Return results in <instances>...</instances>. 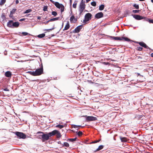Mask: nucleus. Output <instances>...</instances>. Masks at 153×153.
Returning <instances> with one entry per match:
<instances>
[{
  "label": "nucleus",
  "mask_w": 153,
  "mask_h": 153,
  "mask_svg": "<svg viewBox=\"0 0 153 153\" xmlns=\"http://www.w3.org/2000/svg\"><path fill=\"white\" fill-rule=\"evenodd\" d=\"M51 133V132L45 134L44 133L42 132L39 131L37 133V134L39 135V134H42L38 135L37 136L38 137V138L39 139H41L42 142H44L48 140L49 139V137L52 136V135L50 134Z\"/></svg>",
  "instance_id": "obj_1"
},
{
  "label": "nucleus",
  "mask_w": 153,
  "mask_h": 153,
  "mask_svg": "<svg viewBox=\"0 0 153 153\" xmlns=\"http://www.w3.org/2000/svg\"><path fill=\"white\" fill-rule=\"evenodd\" d=\"M43 67L37 69L34 71H28L27 73L30 74V75L33 76H39L41 75L43 73Z\"/></svg>",
  "instance_id": "obj_2"
},
{
  "label": "nucleus",
  "mask_w": 153,
  "mask_h": 153,
  "mask_svg": "<svg viewBox=\"0 0 153 153\" xmlns=\"http://www.w3.org/2000/svg\"><path fill=\"white\" fill-rule=\"evenodd\" d=\"M50 0L52 3L54 4L56 7L61 9V11L62 13L64 11V7L62 4H59L58 2H55L54 1L52 0Z\"/></svg>",
  "instance_id": "obj_3"
},
{
  "label": "nucleus",
  "mask_w": 153,
  "mask_h": 153,
  "mask_svg": "<svg viewBox=\"0 0 153 153\" xmlns=\"http://www.w3.org/2000/svg\"><path fill=\"white\" fill-rule=\"evenodd\" d=\"M92 14L90 13H86L85 16V19L83 20V22L86 24L91 18Z\"/></svg>",
  "instance_id": "obj_4"
},
{
  "label": "nucleus",
  "mask_w": 153,
  "mask_h": 153,
  "mask_svg": "<svg viewBox=\"0 0 153 153\" xmlns=\"http://www.w3.org/2000/svg\"><path fill=\"white\" fill-rule=\"evenodd\" d=\"M17 138L19 139H25L26 138V135L22 132L16 131L14 133Z\"/></svg>",
  "instance_id": "obj_5"
},
{
  "label": "nucleus",
  "mask_w": 153,
  "mask_h": 153,
  "mask_svg": "<svg viewBox=\"0 0 153 153\" xmlns=\"http://www.w3.org/2000/svg\"><path fill=\"white\" fill-rule=\"evenodd\" d=\"M50 134L52 135V136L56 134L57 138H59L61 137V135L59 132L56 130H54L51 131V133H50Z\"/></svg>",
  "instance_id": "obj_6"
},
{
  "label": "nucleus",
  "mask_w": 153,
  "mask_h": 153,
  "mask_svg": "<svg viewBox=\"0 0 153 153\" xmlns=\"http://www.w3.org/2000/svg\"><path fill=\"white\" fill-rule=\"evenodd\" d=\"M86 120L87 121H95L97 120V117H93V116H85Z\"/></svg>",
  "instance_id": "obj_7"
},
{
  "label": "nucleus",
  "mask_w": 153,
  "mask_h": 153,
  "mask_svg": "<svg viewBox=\"0 0 153 153\" xmlns=\"http://www.w3.org/2000/svg\"><path fill=\"white\" fill-rule=\"evenodd\" d=\"M83 25H80L77 27L74 30V33H77L79 32L82 27Z\"/></svg>",
  "instance_id": "obj_8"
},
{
  "label": "nucleus",
  "mask_w": 153,
  "mask_h": 153,
  "mask_svg": "<svg viewBox=\"0 0 153 153\" xmlns=\"http://www.w3.org/2000/svg\"><path fill=\"white\" fill-rule=\"evenodd\" d=\"M132 16L134 18L137 20H140L143 19L144 18H146L139 15H133Z\"/></svg>",
  "instance_id": "obj_9"
},
{
  "label": "nucleus",
  "mask_w": 153,
  "mask_h": 153,
  "mask_svg": "<svg viewBox=\"0 0 153 153\" xmlns=\"http://www.w3.org/2000/svg\"><path fill=\"white\" fill-rule=\"evenodd\" d=\"M85 1L83 0H82L80 3L79 8L85 9Z\"/></svg>",
  "instance_id": "obj_10"
},
{
  "label": "nucleus",
  "mask_w": 153,
  "mask_h": 153,
  "mask_svg": "<svg viewBox=\"0 0 153 153\" xmlns=\"http://www.w3.org/2000/svg\"><path fill=\"white\" fill-rule=\"evenodd\" d=\"M137 43L139 44L141 46H142L144 48H145L146 49L149 48V47L147 46L143 42H137Z\"/></svg>",
  "instance_id": "obj_11"
},
{
  "label": "nucleus",
  "mask_w": 153,
  "mask_h": 153,
  "mask_svg": "<svg viewBox=\"0 0 153 153\" xmlns=\"http://www.w3.org/2000/svg\"><path fill=\"white\" fill-rule=\"evenodd\" d=\"M103 14L102 12H100L96 14L95 16V18L99 19L103 17Z\"/></svg>",
  "instance_id": "obj_12"
},
{
  "label": "nucleus",
  "mask_w": 153,
  "mask_h": 153,
  "mask_svg": "<svg viewBox=\"0 0 153 153\" xmlns=\"http://www.w3.org/2000/svg\"><path fill=\"white\" fill-rule=\"evenodd\" d=\"M12 75V73L10 71H6L5 74V76L7 77L10 78Z\"/></svg>",
  "instance_id": "obj_13"
},
{
  "label": "nucleus",
  "mask_w": 153,
  "mask_h": 153,
  "mask_svg": "<svg viewBox=\"0 0 153 153\" xmlns=\"http://www.w3.org/2000/svg\"><path fill=\"white\" fill-rule=\"evenodd\" d=\"M13 24V20H10L7 22V26L9 27L13 28V26L12 25Z\"/></svg>",
  "instance_id": "obj_14"
},
{
  "label": "nucleus",
  "mask_w": 153,
  "mask_h": 153,
  "mask_svg": "<svg viewBox=\"0 0 153 153\" xmlns=\"http://www.w3.org/2000/svg\"><path fill=\"white\" fill-rule=\"evenodd\" d=\"M12 25L13 26V28L14 27H18L19 25V23L18 22H13Z\"/></svg>",
  "instance_id": "obj_15"
},
{
  "label": "nucleus",
  "mask_w": 153,
  "mask_h": 153,
  "mask_svg": "<svg viewBox=\"0 0 153 153\" xmlns=\"http://www.w3.org/2000/svg\"><path fill=\"white\" fill-rule=\"evenodd\" d=\"M70 24L69 22H68L67 23L66 25L65 26V27L64 28V29L63 30H68L70 27Z\"/></svg>",
  "instance_id": "obj_16"
},
{
  "label": "nucleus",
  "mask_w": 153,
  "mask_h": 153,
  "mask_svg": "<svg viewBox=\"0 0 153 153\" xmlns=\"http://www.w3.org/2000/svg\"><path fill=\"white\" fill-rule=\"evenodd\" d=\"M84 9H85L79 8V17L81 15L83 14L82 13L83 12Z\"/></svg>",
  "instance_id": "obj_17"
},
{
  "label": "nucleus",
  "mask_w": 153,
  "mask_h": 153,
  "mask_svg": "<svg viewBox=\"0 0 153 153\" xmlns=\"http://www.w3.org/2000/svg\"><path fill=\"white\" fill-rule=\"evenodd\" d=\"M113 39L115 40H122V38H121L120 37H114V36H111V37Z\"/></svg>",
  "instance_id": "obj_18"
},
{
  "label": "nucleus",
  "mask_w": 153,
  "mask_h": 153,
  "mask_svg": "<svg viewBox=\"0 0 153 153\" xmlns=\"http://www.w3.org/2000/svg\"><path fill=\"white\" fill-rule=\"evenodd\" d=\"M103 147L104 146L102 145H100L95 152L100 150L102 149L103 148Z\"/></svg>",
  "instance_id": "obj_19"
},
{
  "label": "nucleus",
  "mask_w": 153,
  "mask_h": 153,
  "mask_svg": "<svg viewBox=\"0 0 153 153\" xmlns=\"http://www.w3.org/2000/svg\"><path fill=\"white\" fill-rule=\"evenodd\" d=\"M59 17L53 18V19H51L49 20V21L50 22H52L54 21H55L58 20L59 19Z\"/></svg>",
  "instance_id": "obj_20"
},
{
  "label": "nucleus",
  "mask_w": 153,
  "mask_h": 153,
  "mask_svg": "<svg viewBox=\"0 0 153 153\" xmlns=\"http://www.w3.org/2000/svg\"><path fill=\"white\" fill-rule=\"evenodd\" d=\"M104 5L103 4H102L100 5L99 7V10H103L104 8Z\"/></svg>",
  "instance_id": "obj_21"
},
{
  "label": "nucleus",
  "mask_w": 153,
  "mask_h": 153,
  "mask_svg": "<svg viewBox=\"0 0 153 153\" xmlns=\"http://www.w3.org/2000/svg\"><path fill=\"white\" fill-rule=\"evenodd\" d=\"M121 141L122 142H126L127 141V139L126 137H121L120 138Z\"/></svg>",
  "instance_id": "obj_22"
},
{
  "label": "nucleus",
  "mask_w": 153,
  "mask_h": 153,
  "mask_svg": "<svg viewBox=\"0 0 153 153\" xmlns=\"http://www.w3.org/2000/svg\"><path fill=\"white\" fill-rule=\"evenodd\" d=\"M74 20H75V19L74 15H72L70 18V21L71 22H73Z\"/></svg>",
  "instance_id": "obj_23"
},
{
  "label": "nucleus",
  "mask_w": 153,
  "mask_h": 153,
  "mask_svg": "<svg viewBox=\"0 0 153 153\" xmlns=\"http://www.w3.org/2000/svg\"><path fill=\"white\" fill-rule=\"evenodd\" d=\"M45 36V34L42 33L38 35L37 36L39 38H42Z\"/></svg>",
  "instance_id": "obj_24"
},
{
  "label": "nucleus",
  "mask_w": 153,
  "mask_h": 153,
  "mask_svg": "<svg viewBox=\"0 0 153 153\" xmlns=\"http://www.w3.org/2000/svg\"><path fill=\"white\" fill-rule=\"evenodd\" d=\"M146 20L148 21L150 23H153V20L147 18H146Z\"/></svg>",
  "instance_id": "obj_25"
},
{
  "label": "nucleus",
  "mask_w": 153,
  "mask_h": 153,
  "mask_svg": "<svg viewBox=\"0 0 153 153\" xmlns=\"http://www.w3.org/2000/svg\"><path fill=\"white\" fill-rule=\"evenodd\" d=\"M32 10L31 9H29L26 10L25 11L24 13H30L32 11Z\"/></svg>",
  "instance_id": "obj_26"
},
{
  "label": "nucleus",
  "mask_w": 153,
  "mask_h": 153,
  "mask_svg": "<svg viewBox=\"0 0 153 153\" xmlns=\"http://www.w3.org/2000/svg\"><path fill=\"white\" fill-rule=\"evenodd\" d=\"M122 40L124 39L125 41H131L130 39H129L127 37H122Z\"/></svg>",
  "instance_id": "obj_27"
},
{
  "label": "nucleus",
  "mask_w": 153,
  "mask_h": 153,
  "mask_svg": "<svg viewBox=\"0 0 153 153\" xmlns=\"http://www.w3.org/2000/svg\"><path fill=\"white\" fill-rule=\"evenodd\" d=\"M22 34L24 36H30L31 35L30 33L26 32H22Z\"/></svg>",
  "instance_id": "obj_28"
},
{
  "label": "nucleus",
  "mask_w": 153,
  "mask_h": 153,
  "mask_svg": "<svg viewBox=\"0 0 153 153\" xmlns=\"http://www.w3.org/2000/svg\"><path fill=\"white\" fill-rule=\"evenodd\" d=\"M56 127L61 129L64 127V126L62 125H58L56 126Z\"/></svg>",
  "instance_id": "obj_29"
},
{
  "label": "nucleus",
  "mask_w": 153,
  "mask_h": 153,
  "mask_svg": "<svg viewBox=\"0 0 153 153\" xmlns=\"http://www.w3.org/2000/svg\"><path fill=\"white\" fill-rule=\"evenodd\" d=\"M77 1H75L74 3L73 4V7L74 8H76V5H77Z\"/></svg>",
  "instance_id": "obj_30"
},
{
  "label": "nucleus",
  "mask_w": 153,
  "mask_h": 153,
  "mask_svg": "<svg viewBox=\"0 0 153 153\" xmlns=\"http://www.w3.org/2000/svg\"><path fill=\"white\" fill-rule=\"evenodd\" d=\"M76 138H71V139H68V140L69 141L71 142H73L76 140Z\"/></svg>",
  "instance_id": "obj_31"
},
{
  "label": "nucleus",
  "mask_w": 153,
  "mask_h": 153,
  "mask_svg": "<svg viewBox=\"0 0 153 153\" xmlns=\"http://www.w3.org/2000/svg\"><path fill=\"white\" fill-rule=\"evenodd\" d=\"M6 0H1L0 2V4L1 5H3L5 2Z\"/></svg>",
  "instance_id": "obj_32"
},
{
  "label": "nucleus",
  "mask_w": 153,
  "mask_h": 153,
  "mask_svg": "<svg viewBox=\"0 0 153 153\" xmlns=\"http://www.w3.org/2000/svg\"><path fill=\"white\" fill-rule=\"evenodd\" d=\"M63 146L68 147L69 146V144L67 142H64L63 144Z\"/></svg>",
  "instance_id": "obj_33"
},
{
  "label": "nucleus",
  "mask_w": 153,
  "mask_h": 153,
  "mask_svg": "<svg viewBox=\"0 0 153 153\" xmlns=\"http://www.w3.org/2000/svg\"><path fill=\"white\" fill-rule=\"evenodd\" d=\"M51 14L52 15H53L54 16H56L57 15V12L54 11H52V12Z\"/></svg>",
  "instance_id": "obj_34"
},
{
  "label": "nucleus",
  "mask_w": 153,
  "mask_h": 153,
  "mask_svg": "<svg viewBox=\"0 0 153 153\" xmlns=\"http://www.w3.org/2000/svg\"><path fill=\"white\" fill-rule=\"evenodd\" d=\"M133 6L136 9H139V6L138 4H134L133 5Z\"/></svg>",
  "instance_id": "obj_35"
},
{
  "label": "nucleus",
  "mask_w": 153,
  "mask_h": 153,
  "mask_svg": "<svg viewBox=\"0 0 153 153\" xmlns=\"http://www.w3.org/2000/svg\"><path fill=\"white\" fill-rule=\"evenodd\" d=\"M16 9H13L11 11H10V14L13 15L15 12Z\"/></svg>",
  "instance_id": "obj_36"
},
{
  "label": "nucleus",
  "mask_w": 153,
  "mask_h": 153,
  "mask_svg": "<svg viewBox=\"0 0 153 153\" xmlns=\"http://www.w3.org/2000/svg\"><path fill=\"white\" fill-rule=\"evenodd\" d=\"M91 4L93 6H95L96 5V3L95 1H93L91 2Z\"/></svg>",
  "instance_id": "obj_37"
},
{
  "label": "nucleus",
  "mask_w": 153,
  "mask_h": 153,
  "mask_svg": "<svg viewBox=\"0 0 153 153\" xmlns=\"http://www.w3.org/2000/svg\"><path fill=\"white\" fill-rule=\"evenodd\" d=\"M48 7L47 6H45L43 7V10L44 11H48Z\"/></svg>",
  "instance_id": "obj_38"
},
{
  "label": "nucleus",
  "mask_w": 153,
  "mask_h": 153,
  "mask_svg": "<svg viewBox=\"0 0 153 153\" xmlns=\"http://www.w3.org/2000/svg\"><path fill=\"white\" fill-rule=\"evenodd\" d=\"M53 27L51 29H45V30H46L47 31H49V30H53L55 28L54 27V24L53 25Z\"/></svg>",
  "instance_id": "obj_39"
},
{
  "label": "nucleus",
  "mask_w": 153,
  "mask_h": 153,
  "mask_svg": "<svg viewBox=\"0 0 153 153\" xmlns=\"http://www.w3.org/2000/svg\"><path fill=\"white\" fill-rule=\"evenodd\" d=\"M72 127H74V128H78L79 127L81 126H77V125H72Z\"/></svg>",
  "instance_id": "obj_40"
},
{
  "label": "nucleus",
  "mask_w": 153,
  "mask_h": 153,
  "mask_svg": "<svg viewBox=\"0 0 153 153\" xmlns=\"http://www.w3.org/2000/svg\"><path fill=\"white\" fill-rule=\"evenodd\" d=\"M1 18L3 20L5 19L6 17L4 14H2L1 16Z\"/></svg>",
  "instance_id": "obj_41"
},
{
  "label": "nucleus",
  "mask_w": 153,
  "mask_h": 153,
  "mask_svg": "<svg viewBox=\"0 0 153 153\" xmlns=\"http://www.w3.org/2000/svg\"><path fill=\"white\" fill-rule=\"evenodd\" d=\"M143 49V48L142 47H137V50L140 51H142Z\"/></svg>",
  "instance_id": "obj_42"
},
{
  "label": "nucleus",
  "mask_w": 153,
  "mask_h": 153,
  "mask_svg": "<svg viewBox=\"0 0 153 153\" xmlns=\"http://www.w3.org/2000/svg\"><path fill=\"white\" fill-rule=\"evenodd\" d=\"M82 132L81 131H79L77 133V134L79 136H80L82 135Z\"/></svg>",
  "instance_id": "obj_43"
},
{
  "label": "nucleus",
  "mask_w": 153,
  "mask_h": 153,
  "mask_svg": "<svg viewBox=\"0 0 153 153\" xmlns=\"http://www.w3.org/2000/svg\"><path fill=\"white\" fill-rule=\"evenodd\" d=\"M102 63L103 64H104L105 65H108L109 64V63L108 62H103Z\"/></svg>",
  "instance_id": "obj_44"
},
{
  "label": "nucleus",
  "mask_w": 153,
  "mask_h": 153,
  "mask_svg": "<svg viewBox=\"0 0 153 153\" xmlns=\"http://www.w3.org/2000/svg\"><path fill=\"white\" fill-rule=\"evenodd\" d=\"M132 12L133 13H138L139 12V10H133Z\"/></svg>",
  "instance_id": "obj_45"
},
{
  "label": "nucleus",
  "mask_w": 153,
  "mask_h": 153,
  "mask_svg": "<svg viewBox=\"0 0 153 153\" xmlns=\"http://www.w3.org/2000/svg\"><path fill=\"white\" fill-rule=\"evenodd\" d=\"M99 141H100V140H96V141H94L92 142L91 143H97L99 142Z\"/></svg>",
  "instance_id": "obj_46"
},
{
  "label": "nucleus",
  "mask_w": 153,
  "mask_h": 153,
  "mask_svg": "<svg viewBox=\"0 0 153 153\" xmlns=\"http://www.w3.org/2000/svg\"><path fill=\"white\" fill-rule=\"evenodd\" d=\"M50 21H49V20L47 21H45V22H43V23L45 24V25H46V24H48V23L50 22Z\"/></svg>",
  "instance_id": "obj_47"
},
{
  "label": "nucleus",
  "mask_w": 153,
  "mask_h": 153,
  "mask_svg": "<svg viewBox=\"0 0 153 153\" xmlns=\"http://www.w3.org/2000/svg\"><path fill=\"white\" fill-rule=\"evenodd\" d=\"M4 91H9V89H8L7 88H5L4 89Z\"/></svg>",
  "instance_id": "obj_48"
},
{
  "label": "nucleus",
  "mask_w": 153,
  "mask_h": 153,
  "mask_svg": "<svg viewBox=\"0 0 153 153\" xmlns=\"http://www.w3.org/2000/svg\"><path fill=\"white\" fill-rule=\"evenodd\" d=\"M25 20V18L21 19L19 20V21L20 22H22L23 21H24Z\"/></svg>",
  "instance_id": "obj_49"
},
{
  "label": "nucleus",
  "mask_w": 153,
  "mask_h": 153,
  "mask_svg": "<svg viewBox=\"0 0 153 153\" xmlns=\"http://www.w3.org/2000/svg\"><path fill=\"white\" fill-rule=\"evenodd\" d=\"M19 0H16V4H18L19 3Z\"/></svg>",
  "instance_id": "obj_50"
},
{
  "label": "nucleus",
  "mask_w": 153,
  "mask_h": 153,
  "mask_svg": "<svg viewBox=\"0 0 153 153\" xmlns=\"http://www.w3.org/2000/svg\"><path fill=\"white\" fill-rule=\"evenodd\" d=\"M72 3V0H70V5H71Z\"/></svg>",
  "instance_id": "obj_51"
},
{
  "label": "nucleus",
  "mask_w": 153,
  "mask_h": 153,
  "mask_svg": "<svg viewBox=\"0 0 153 153\" xmlns=\"http://www.w3.org/2000/svg\"><path fill=\"white\" fill-rule=\"evenodd\" d=\"M58 143L59 144H61V141H58Z\"/></svg>",
  "instance_id": "obj_52"
},
{
  "label": "nucleus",
  "mask_w": 153,
  "mask_h": 153,
  "mask_svg": "<svg viewBox=\"0 0 153 153\" xmlns=\"http://www.w3.org/2000/svg\"><path fill=\"white\" fill-rule=\"evenodd\" d=\"M151 56L152 57H153V53H152L151 54Z\"/></svg>",
  "instance_id": "obj_53"
},
{
  "label": "nucleus",
  "mask_w": 153,
  "mask_h": 153,
  "mask_svg": "<svg viewBox=\"0 0 153 153\" xmlns=\"http://www.w3.org/2000/svg\"><path fill=\"white\" fill-rule=\"evenodd\" d=\"M91 0H86V2H88L89 1H90Z\"/></svg>",
  "instance_id": "obj_54"
},
{
  "label": "nucleus",
  "mask_w": 153,
  "mask_h": 153,
  "mask_svg": "<svg viewBox=\"0 0 153 153\" xmlns=\"http://www.w3.org/2000/svg\"><path fill=\"white\" fill-rule=\"evenodd\" d=\"M30 14H27L25 15L26 16H28L29 15H30Z\"/></svg>",
  "instance_id": "obj_55"
},
{
  "label": "nucleus",
  "mask_w": 153,
  "mask_h": 153,
  "mask_svg": "<svg viewBox=\"0 0 153 153\" xmlns=\"http://www.w3.org/2000/svg\"><path fill=\"white\" fill-rule=\"evenodd\" d=\"M38 19H40V17H38L37 18Z\"/></svg>",
  "instance_id": "obj_56"
},
{
  "label": "nucleus",
  "mask_w": 153,
  "mask_h": 153,
  "mask_svg": "<svg viewBox=\"0 0 153 153\" xmlns=\"http://www.w3.org/2000/svg\"><path fill=\"white\" fill-rule=\"evenodd\" d=\"M70 14L71 15H72V11H71Z\"/></svg>",
  "instance_id": "obj_57"
},
{
  "label": "nucleus",
  "mask_w": 153,
  "mask_h": 153,
  "mask_svg": "<svg viewBox=\"0 0 153 153\" xmlns=\"http://www.w3.org/2000/svg\"><path fill=\"white\" fill-rule=\"evenodd\" d=\"M140 1H144V0H139Z\"/></svg>",
  "instance_id": "obj_58"
},
{
  "label": "nucleus",
  "mask_w": 153,
  "mask_h": 153,
  "mask_svg": "<svg viewBox=\"0 0 153 153\" xmlns=\"http://www.w3.org/2000/svg\"><path fill=\"white\" fill-rule=\"evenodd\" d=\"M151 2L153 3V0H151Z\"/></svg>",
  "instance_id": "obj_59"
}]
</instances>
